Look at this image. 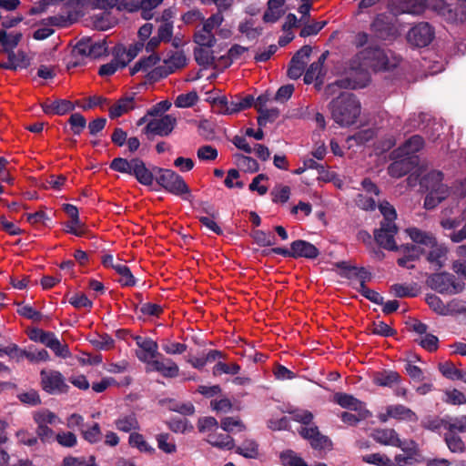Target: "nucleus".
<instances>
[{
	"instance_id": "f257e3e1",
	"label": "nucleus",
	"mask_w": 466,
	"mask_h": 466,
	"mask_svg": "<svg viewBox=\"0 0 466 466\" xmlns=\"http://www.w3.org/2000/svg\"><path fill=\"white\" fill-rule=\"evenodd\" d=\"M118 172L135 177L144 186L152 185L155 179L167 192L182 197L185 200H189L191 197L189 187L184 178L172 169L158 167L149 169L139 158L127 160L118 157Z\"/></svg>"
},
{
	"instance_id": "f03ea898",
	"label": "nucleus",
	"mask_w": 466,
	"mask_h": 466,
	"mask_svg": "<svg viewBox=\"0 0 466 466\" xmlns=\"http://www.w3.org/2000/svg\"><path fill=\"white\" fill-rule=\"evenodd\" d=\"M332 119L340 127L354 124L360 115V103L352 93L342 92L329 105Z\"/></svg>"
},
{
	"instance_id": "7ed1b4c3",
	"label": "nucleus",
	"mask_w": 466,
	"mask_h": 466,
	"mask_svg": "<svg viewBox=\"0 0 466 466\" xmlns=\"http://www.w3.org/2000/svg\"><path fill=\"white\" fill-rule=\"evenodd\" d=\"M358 56L366 66L375 71H390L397 67L400 57L391 50H385L379 46H370L361 50Z\"/></svg>"
},
{
	"instance_id": "20e7f679",
	"label": "nucleus",
	"mask_w": 466,
	"mask_h": 466,
	"mask_svg": "<svg viewBox=\"0 0 466 466\" xmlns=\"http://www.w3.org/2000/svg\"><path fill=\"white\" fill-rule=\"evenodd\" d=\"M427 285L436 292L444 295H455L463 291L465 284L453 274L443 271L431 274Z\"/></svg>"
},
{
	"instance_id": "39448f33",
	"label": "nucleus",
	"mask_w": 466,
	"mask_h": 466,
	"mask_svg": "<svg viewBox=\"0 0 466 466\" xmlns=\"http://www.w3.org/2000/svg\"><path fill=\"white\" fill-rule=\"evenodd\" d=\"M435 37L434 27L428 22L414 25L407 34V41L413 47H426Z\"/></svg>"
},
{
	"instance_id": "423d86ee",
	"label": "nucleus",
	"mask_w": 466,
	"mask_h": 466,
	"mask_svg": "<svg viewBox=\"0 0 466 466\" xmlns=\"http://www.w3.org/2000/svg\"><path fill=\"white\" fill-rule=\"evenodd\" d=\"M42 389L48 394L66 393L69 386L64 376L57 370H42L40 372Z\"/></svg>"
},
{
	"instance_id": "0eeeda50",
	"label": "nucleus",
	"mask_w": 466,
	"mask_h": 466,
	"mask_svg": "<svg viewBox=\"0 0 466 466\" xmlns=\"http://www.w3.org/2000/svg\"><path fill=\"white\" fill-rule=\"evenodd\" d=\"M299 434L305 440L309 441L310 447L317 451L332 450L331 440L320 433L319 427L312 425L310 427H301Z\"/></svg>"
},
{
	"instance_id": "6e6552de",
	"label": "nucleus",
	"mask_w": 466,
	"mask_h": 466,
	"mask_svg": "<svg viewBox=\"0 0 466 466\" xmlns=\"http://www.w3.org/2000/svg\"><path fill=\"white\" fill-rule=\"evenodd\" d=\"M370 31L374 36L380 40H393L398 34V30L390 19L383 15H378L370 24Z\"/></svg>"
},
{
	"instance_id": "1a4fd4ad",
	"label": "nucleus",
	"mask_w": 466,
	"mask_h": 466,
	"mask_svg": "<svg viewBox=\"0 0 466 466\" xmlns=\"http://www.w3.org/2000/svg\"><path fill=\"white\" fill-rule=\"evenodd\" d=\"M177 119L171 115H165L160 118L150 120L144 128V133L151 139L150 136L167 137L174 129Z\"/></svg>"
},
{
	"instance_id": "9d476101",
	"label": "nucleus",
	"mask_w": 466,
	"mask_h": 466,
	"mask_svg": "<svg viewBox=\"0 0 466 466\" xmlns=\"http://www.w3.org/2000/svg\"><path fill=\"white\" fill-rule=\"evenodd\" d=\"M134 340L138 347L136 351L137 359L148 366L150 361H154L161 354L158 352V345L151 338H144L141 336L134 337Z\"/></svg>"
},
{
	"instance_id": "9b49d317",
	"label": "nucleus",
	"mask_w": 466,
	"mask_h": 466,
	"mask_svg": "<svg viewBox=\"0 0 466 466\" xmlns=\"http://www.w3.org/2000/svg\"><path fill=\"white\" fill-rule=\"evenodd\" d=\"M311 52V46L306 45L303 46L294 54L289 62V66L287 72V75L290 79L296 80L301 76L305 69L307 60L310 56Z\"/></svg>"
},
{
	"instance_id": "f8f14e48",
	"label": "nucleus",
	"mask_w": 466,
	"mask_h": 466,
	"mask_svg": "<svg viewBox=\"0 0 466 466\" xmlns=\"http://www.w3.org/2000/svg\"><path fill=\"white\" fill-rule=\"evenodd\" d=\"M398 233L397 226L380 225V228L374 230V239L378 245L387 250L396 251L399 247L395 242V235Z\"/></svg>"
},
{
	"instance_id": "ddd939ff",
	"label": "nucleus",
	"mask_w": 466,
	"mask_h": 466,
	"mask_svg": "<svg viewBox=\"0 0 466 466\" xmlns=\"http://www.w3.org/2000/svg\"><path fill=\"white\" fill-rule=\"evenodd\" d=\"M146 371H157L165 378H176L178 376L179 368L171 359L160 354L154 361H150L148 366H146Z\"/></svg>"
},
{
	"instance_id": "4468645a",
	"label": "nucleus",
	"mask_w": 466,
	"mask_h": 466,
	"mask_svg": "<svg viewBox=\"0 0 466 466\" xmlns=\"http://www.w3.org/2000/svg\"><path fill=\"white\" fill-rule=\"evenodd\" d=\"M392 163L388 167V174L391 177L400 178L410 173L417 165L416 160L411 156H406L401 153V157L391 158Z\"/></svg>"
},
{
	"instance_id": "2eb2a0df",
	"label": "nucleus",
	"mask_w": 466,
	"mask_h": 466,
	"mask_svg": "<svg viewBox=\"0 0 466 466\" xmlns=\"http://www.w3.org/2000/svg\"><path fill=\"white\" fill-rule=\"evenodd\" d=\"M398 251L402 254V257L397 259V264L400 267L407 268L409 269H413L415 268V265L410 264V262L419 260L420 256L425 253L424 248L414 244L400 245Z\"/></svg>"
},
{
	"instance_id": "dca6fc26",
	"label": "nucleus",
	"mask_w": 466,
	"mask_h": 466,
	"mask_svg": "<svg viewBox=\"0 0 466 466\" xmlns=\"http://www.w3.org/2000/svg\"><path fill=\"white\" fill-rule=\"evenodd\" d=\"M444 175L441 171L431 170L424 175L420 180L421 187H424L427 192H441L443 191L449 194V187L443 181Z\"/></svg>"
},
{
	"instance_id": "f3484780",
	"label": "nucleus",
	"mask_w": 466,
	"mask_h": 466,
	"mask_svg": "<svg viewBox=\"0 0 466 466\" xmlns=\"http://www.w3.org/2000/svg\"><path fill=\"white\" fill-rule=\"evenodd\" d=\"M423 147V137L420 135H413L408 138L401 147L393 150L390 153V157L398 158L401 157V153L406 156H410L411 154L419 152Z\"/></svg>"
},
{
	"instance_id": "a211bd4d",
	"label": "nucleus",
	"mask_w": 466,
	"mask_h": 466,
	"mask_svg": "<svg viewBox=\"0 0 466 466\" xmlns=\"http://www.w3.org/2000/svg\"><path fill=\"white\" fill-rule=\"evenodd\" d=\"M7 54V62L0 63V68L15 71L18 68H27L30 66V60L26 54L19 50L17 53L15 51H5Z\"/></svg>"
},
{
	"instance_id": "6ab92c4d",
	"label": "nucleus",
	"mask_w": 466,
	"mask_h": 466,
	"mask_svg": "<svg viewBox=\"0 0 466 466\" xmlns=\"http://www.w3.org/2000/svg\"><path fill=\"white\" fill-rule=\"evenodd\" d=\"M292 249L296 259L299 258L315 259L319 255V250L315 245L303 239L294 240Z\"/></svg>"
},
{
	"instance_id": "aec40b11",
	"label": "nucleus",
	"mask_w": 466,
	"mask_h": 466,
	"mask_svg": "<svg viewBox=\"0 0 466 466\" xmlns=\"http://www.w3.org/2000/svg\"><path fill=\"white\" fill-rule=\"evenodd\" d=\"M431 250L427 253V261L439 270L445 265L447 259L448 248L444 244H440L437 240L436 243L429 247Z\"/></svg>"
},
{
	"instance_id": "412c9836",
	"label": "nucleus",
	"mask_w": 466,
	"mask_h": 466,
	"mask_svg": "<svg viewBox=\"0 0 466 466\" xmlns=\"http://www.w3.org/2000/svg\"><path fill=\"white\" fill-rule=\"evenodd\" d=\"M333 401L343 409L361 412L362 408H365V403L355 398L353 395L337 392L333 395Z\"/></svg>"
},
{
	"instance_id": "4be33fe9",
	"label": "nucleus",
	"mask_w": 466,
	"mask_h": 466,
	"mask_svg": "<svg viewBox=\"0 0 466 466\" xmlns=\"http://www.w3.org/2000/svg\"><path fill=\"white\" fill-rule=\"evenodd\" d=\"M373 440L384 446H392L395 447L399 445V434L394 429L384 428V429H375L371 434Z\"/></svg>"
},
{
	"instance_id": "5701e85b",
	"label": "nucleus",
	"mask_w": 466,
	"mask_h": 466,
	"mask_svg": "<svg viewBox=\"0 0 466 466\" xmlns=\"http://www.w3.org/2000/svg\"><path fill=\"white\" fill-rule=\"evenodd\" d=\"M145 44L143 42H137L130 45L127 50L126 47L118 44V68H124L127 65L133 60L138 53L143 49Z\"/></svg>"
},
{
	"instance_id": "b1692460",
	"label": "nucleus",
	"mask_w": 466,
	"mask_h": 466,
	"mask_svg": "<svg viewBox=\"0 0 466 466\" xmlns=\"http://www.w3.org/2000/svg\"><path fill=\"white\" fill-rule=\"evenodd\" d=\"M388 415L398 420L409 422H417L419 420L418 415L412 410L402 404L389 405Z\"/></svg>"
},
{
	"instance_id": "393cba45",
	"label": "nucleus",
	"mask_w": 466,
	"mask_h": 466,
	"mask_svg": "<svg viewBox=\"0 0 466 466\" xmlns=\"http://www.w3.org/2000/svg\"><path fill=\"white\" fill-rule=\"evenodd\" d=\"M225 354L218 350H210L201 357L188 355L187 361L195 369L201 370L206 364L214 362L218 359H225Z\"/></svg>"
},
{
	"instance_id": "a878e982",
	"label": "nucleus",
	"mask_w": 466,
	"mask_h": 466,
	"mask_svg": "<svg viewBox=\"0 0 466 466\" xmlns=\"http://www.w3.org/2000/svg\"><path fill=\"white\" fill-rule=\"evenodd\" d=\"M401 380L400 375L390 370H384L374 375L373 382L377 386L393 388L395 384H399Z\"/></svg>"
},
{
	"instance_id": "bb28decb",
	"label": "nucleus",
	"mask_w": 466,
	"mask_h": 466,
	"mask_svg": "<svg viewBox=\"0 0 466 466\" xmlns=\"http://www.w3.org/2000/svg\"><path fill=\"white\" fill-rule=\"evenodd\" d=\"M408 234L410 239L417 244L430 247L436 243V238L432 233L422 231L417 228H409Z\"/></svg>"
},
{
	"instance_id": "cd10ccee",
	"label": "nucleus",
	"mask_w": 466,
	"mask_h": 466,
	"mask_svg": "<svg viewBox=\"0 0 466 466\" xmlns=\"http://www.w3.org/2000/svg\"><path fill=\"white\" fill-rule=\"evenodd\" d=\"M21 33L7 34L5 30H0V46L1 52L14 51L22 39Z\"/></svg>"
},
{
	"instance_id": "c85d7f7f",
	"label": "nucleus",
	"mask_w": 466,
	"mask_h": 466,
	"mask_svg": "<svg viewBox=\"0 0 466 466\" xmlns=\"http://www.w3.org/2000/svg\"><path fill=\"white\" fill-rule=\"evenodd\" d=\"M27 359L31 362H38V361H46L49 359V354L47 350L42 349V350H36L33 349V347H29L28 350L22 349L21 351H19V357L18 361Z\"/></svg>"
},
{
	"instance_id": "c756f323",
	"label": "nucleus",
	"mask_w": 466,
	"mask_h": 466,
	"mask_svg": "<svg viewBox=\"0 0 466 466\" xmlns=\"http://www.w3.org/2000/svg\"><path fill=\"white\" fill-rule=\"evenodd\" d=\"M441 373L447 379L452 380H462L466 383V377L464 371L457 369L454 364L451 361H446L439 365Z\"/></svg>"
},
{
	"instance_id": "7c9ffc66",
	"label": "nucleus",
	"mask_w": 466,
	"mask_h": 466,
	"mask_svg": "<svg viewBox=\"0 0 466 466\" xmlns=\"http://www.w3.org/2000/svg\"><path fill=\"white\" fill-rule=\"evenodd\" d=\"M236 452L248 459H257L258 457V444L254 440H245L236 448Z\"/></svg>"
},
{
	"instance_id": "2f4dec72",
	"label": "nucleus",
	"mask_w": 466,
	"mask_h": 466,
	"mask_svg": "<svg viewBox=\"0 0 466 466\" xmlns=\"http://www.w3.org/2000/svg\"><path fill=\"white\" fill-rule=\"evenodd\" d=\"M212 50L205 46H198L194 49V57L198 66L208 67L214 64L215 56Z\"/></svg>"
},
{
	"instance_id": "473e14b6",
	"label": "nucleus",
	"mask_w": 466,
	"mask_h": 466,
	"mask_svg": "<svg viewBox=\"0 0 466 466\" xmlns=\"http://www.w3.org/2000/svg\"><path fill=\"white\" fill-rule=\"evenodd\" d=\"M255 21L253 19H246L238 25V31L245 35L248 40L257 39L263 32L260 26H254Z\"/></svg>"
},
{
	"instance_id": "72a5a7b5",
	"label": "nucleus",
	"mask_w": 466,
	"mask_h": 466,
	"mask_svg": "<svg viewBox=\"0 0 466 466\" xmlns=\"http://www.w3.org/2000/svg\"><path fill=\"white\" fill-rule=\"evenodd\" d=\"M279 460L283 466H309L307 462L292 450L280 452Z\"/></svg>"
},
{
	"instance_id": "f704fd0d",
	"label": "nucleus",
	"mask_w": 466,
	"mask_h": 466,
	"mask_svg": "<svg viewBox=\"0 0 466 466\" xmlns=\"http://www.w3.org/2000/svg\"><path fill=\"white\" fill-rule=\"evenodd\" d=\"M164 63L169 72L174 73L177 69L182 68L187 64V57L183 51L174 52L169 57L164 59Z\"/></svg>"
},
{
	"instance_id": "c9c22d12",
	"label": "nucleus",
	"mask_w": 466,
	"mask_h": 466,
	"mask_svg": "<svg viewBox=\"0 0 466 466\" xmlns=\"http://www.w3.org/2000/svg\"><path fill=\"white\" fill-rule=\"evenodd\" d=\"M379 209L383 216L380 225L389 224L390 226H396L397 212L391 204L388 201H383L380 204Z\"/></svg>"
},
{
	"instance_id": "e433bc0d",
	"label": "nucleus",
	"mask_w": 466,
	"mask_h": 466,
	"mask_svg": "<svg viewBox=\"0 0 466 466\" xmlns=\"http://www.w3.org/2000/svg\"><path fill=\"white\" fill-rule=\"evenodd\" d=\"M137 279L134 277L131 269L126 264H118V284L122 287H134Z\"/></svg>"
},
{
	"instance_id": "4c0bfd02",
	"label": "nucleus",
	"mask_w": 466,
	"mask_h": 466,
	"mask_svg": "<svg viewBox=\"0 0 466 466\" xmlns=\"http://www.w3.org/2000/svg\"><path fill=\"white\" fill-rule=\"evenodd\" d=\"M92 43V37L81 38L72 49L73 58H76L77 56H81L82 58L89 57Z\"/></svg>"
},
{
	"instance_id": "58836bf2",
	"label": "nucleus",
	"mask_w": 466,
	"mask_h": 466,
	"mask_svg": "<svg viewBox=\"0 0 466 466\" xmlns=\"http://www.w3.org/2000/svg\"><path fill=\"white\" fill-rule=\"evenodd\" d=\"M28 338L35 342H40L46 347H48L49 343L53 339V338L56 336L54 332L51 331H45L38 328H33L28 330L27 332Z\"/></svg>"
},
{
	"instance_id": "ea45409f",
	"label": "nucleus",
	"mask_w": 466,
	"mask_h": 466,
	"mask_svg": "<svg viewBox=\"0 0 466 466\" xmlns=\"http://www.w3.org/2000/svg\"><path fill=\"white\" fill-rule=\"evenodd\" d=\"M128 443L132 448H137L141 452L153 453L155 449L152 448L144 439L143 435L138 432H131L128 438Z\"/></svg>"
},
{
	"instance_id": "a19ab883",
	"label": "nucleus",
	"mask_w": 466,
	"mask_h": 466,
	"mask_svg": "<svg viewBox=\"0 0 466 466\" xmlns=\"http://www.w3.org/2000/svg\"><path fill=\"white\" fill-rule=\"evenodd\" d=\"M194 42L198 45V46H205L207 48H211L215 46L217 39L212 32L204 31V27L194 35Z\"/></svg>"
},
{
	"instance_id": "79ce46f5",
	"label": "nucleus",
	"mask_w": 466,
	"mask_h": 466,
	"mask_svg": "<svg viewBox=\"0 0 466 466\" xmlns=\"http://www.w3.org/2000/svg\"><path fill=\"white\" fill-rule=\"evenodd\" d=\"M444 441L451 452H463L465 445L461 438L456 432L447 431L444 434Z\"/></svg>"
},
{
	"instance_id": "37998d69",
	"label": "nucleus",
	"mask_w": 466,
	"mask_h": 466,
	"mask_svg": "<svg viewBox=\"0 0 466 466\" xmlns=\"http://www.w3.org/2000/svg\"><path fill=\"white\" fill-rule=\"evenodd\" d=\"M89 341L95 348L103 350L113 349L115 345L114 339L106 333L96 334Z\"/></svg>"
},
{
	"instance_id": "c03bdc74",
	"label": "nucleus",
	"mask_w": 466,
	"mask_h": 466,
	"mask_svg": "<svg viewBox=\"0 0 466 466\" xmlns=\"http://www.w3.org/2000/svg\"><path fill=\"white\" fill-rule=\"evenodd\" d=\"M251 238L259 247H269L276 244V238L270 232H265L259 229L253 230L251 232Z\"/></svg>"
},
{
	"instance_id": "a18cd8bd",
	"label": "nucleus",
	"mask_w": 466,
	"mask_h": 466,
	"mask_svg": "<svg viewBox=\"0 0 466 466\" xmlns=\"http://www.w3.org/2000/svg\"><path fill=\"white\" fill-rule=\"evenodd\" d=\"M370 416V412L366 408H362L361 412H358V415L343 411L339 417L344 423L350 426H356L360 420H366Z\"/></svg>"
},
{
	"instance_id": "49530a36",
	"label": "nucleus",
	"mask_w": 466,
	"mask_h": 466,
	"mask_svg": "<svg viewBox=\"0 0 466 466\" xmlns=\"http://www.w3.org/2000/svg\"><path fill=\"white\" fill-rule=\"evenodd\" d=\"M445 429L451 432H466V415L460 417H446Z\"/></svg>"
},
{
	"instance_id": "de8ad7c7",
	"label": "nucleus",
	"mask_w": 466,
	"mask_h": 466,
	"mask_svg": "<svg viewBox=\"0 0 466 466\" xmlns=\"http://www.w3.org/2000/svg\"><path fill=\"white\" fill-rule=\"evenodd\" d=\"M362 461L368 464L376 466H394L391 459L379 452L364 455Z\"/></svg>"
},
{
	"instance_id": "09e8293b",
	"label": "nucleus",
	"mask_w": 466,
	"mask_h": 466,
	"mask_svg": "<svg viewBox=\"0 0 466 466\" xmlns=\"http://www.w3.org/2000/svg\"><path fill=\"white\" fill-rule=\"evenodd\" d=\"M34 421L36 425H54L56 423L58 417L54 412L45 410L42 411H36L33 416Z\"/></svg>"
},
{
	"instance_id": "8fccbe9b",
	"label": "nucleus",
	"mask_w": 466,
	"mask_h": 466,
	"mask_svg": "<svg viewBox=\"0 0 466 466\" xmlns=\"http://www.w3.org/2000/svg\"><path fill=\"white\" fill-rule=\"evenodd\" d=\"M163 0H138V10H141V16L145 20L153 17L152 10L162 4Z\"/></svg>"
},
{
	"instance_id": "3c124183",
	"label": "nucleus",
	"mask_w": 466,
	"mask_h": 466,
	"mask_svg": "<svg viewBox=\"0 0 466 466\" xmlns=\"http://www.w3.org/2000/svg\"><path fill=\"white\" fill-rule=\"evenodd\" d=\"M198 101V96L196 91L187 94H180L175 100V106L179 108H187L193 106Z\"/></svg>"
},
{
	"instance_id": "603ef678",
	"label": "nucleus",
	"mask_w": 466,
	"mask_h": 466,
	"mask_svg": "<svg viewBox=\"0 0 466 466\" xmlns=\"http://www.w3.org/2000/svg\"><path fill=\"white\" fill-rule=\"evenodd\" d=\"M426 302L429 307L436 313L446 316L449 314V309L441 300L440 297L435 294H428L426 297Z\"/></svg>"
},
{
	"instance_id": "864d4df0",
	"label": "nucleus",
	"mask_w": 466,
	"mask_h": 466,
	"mask_svg": "<svg viewBox=\"0 0 466 466\" xmlns=\"http://www.w3.org/2000/svg\"><path fill=\"white\" fill-rule=\"evenodd\" d=\"M248 50V47L235 44L228 49L227 56L220 57V60L225 62V66H229L234 60L238 59Z\"/></svg>"
},
{
	"instance_id": "5fc2aeb1",
	"label": "nucleus",
	"mask_w": 466,
	"mask_h": 466,
	"mask_svg": "<svg viewBox=\"0 0 466 466\" xmlns=\"http://www.w3.org/2000/svg\"><path fill=\"white\" fill-rule=\"evenodd\" d=\"M449 197V194H446L443 191L441 192H428L425 199H424V208L426 209H433L435 208L441 202L445 200Z\"/></svg>"
},
{
	"instance_id": "6e6d98bb",
	"label": "nucleus",
	"mask_w": 466,
	"mask_h": 466,
	"mask_svg": "<svg viewBox=\"0 0 466 466\" xmlns=\"http://www.w3.org/2000/svg\"><path fill=\"white\" fill-rule=\"evenodd\" d=\"M240 366L237 363L227 364L218 361L214 367L212 373L214 376H219L221 374H231L236 375L239 372Z\"/></svg>"
},
{
	"instance_id": "4d7b16f0",
	"label": "nucleus",
	"mask_w": 466,
	"mask_h": 466,
	"mask_svg": "<svg viewBox=\"0 0 466 466\" xmlns=\"http://www.w3.org/2000/svg\"><path fill=\"white\" fill-rule=\"evenodd\" d=\"M234 158L238 166L245 168L247 171L249 172H257L259 168L258 163L256 159L244 156L242 154H235Z\"/></svg>"
},
{
	"instance_id": "13d9d810",
	"label": "nucleus",
	"mask_w": 466,
	"mask_h": 466,
	"mask_svg": "<svg viewBox=\"0 0 466 466\" xmlns=\"http://www.w3.org/2000/svg\"><path fill=\"white\" fill-rule=\"evenodd\" d=\"M56 441L65 448H73L77 444L76 435L71 431H59L56 434Z\"/></svg>"
},
{
	"instance_id": "bf43d9fd",
	"label": "nucleus",
	"mask_w": 466,
	"mask_h": 466,
	"mask_svg": "<svg viewBox=\"0 0 466 466\" xmlns=\"http://www.w3.org/2000/svg\"><path fill=\"white\" fill-rule=\"evenodd\" d=\"M133 430H139V423L134 413L118 419V431L130 432Z\"/></svg>"
},
{
	"instance_id": "052dcab7",
	"label": "nucleus",
	"mask_w": 466,
	"mask_h": 466,
	"mask_svg": "<svg viewBox=\"0 0 466 466\" xmlns=\"http://www.w3.org/2000/svg\"><path fill=\"white\" fill-rule=\"evenodd\" d=\"M291 414V418L294 421L299 422L304 427H308L312 424L314 416L311 411L307 410H294L289 412Z\"/></svg>"
},
{
	"instance_id": "680f3d73",
	"label": "nucleus",
	"mask_w": 466,
	"mask_h": 466,
	"mask_svg": "<svg viewBox=\"0 0 466 466\" xmlns=\"http://www.w3.org/2000/svg\"><path fill=\"white\" fill-rule=\"evenodd\" d=\"M371 333L381 337H392L396 334V330L390 328L384 321H374L371 325Z\"/></svg>"
},
{
	"instance_id": "e2e57ef3",
	"label": "nucleus",
	"mask_w": 466,
	"mask_h": 466,
	"mask_svg": "<svg viewBox=\"0 0 466 466\" xmlns=\"http://www.w3.org/2000/svg\"><path fill=\"white\" fill-rule=\"evenodd\" d=\"M68 123L75 135H80L84 128L86 127V120L80 113H74L70 116Z\"/></svg>"
},
{
	"instance_id": "0e129e2a",
	"label": "nucleus",
	"mask_w": 466,
	"mask_h": 466,
	"mask_svg": "<svg viewBox=\"0 0 466 466\" xmlns=\"http://www.w3.org/2000/svg\"><path fill=\"white\" fill-rule=\"evenodd\" d=\"M168 409L172 411L180 413L185 416H190L195 413V407L190 401L185 403H178L176 402L175 400H169Z\"/></svg>"
},
{
	"instance_id": "69168bd1",
	"label": "nucleus",
	"mask_w": 466,
	"mask_h": 466,
	"mask_svg": "<svg viewBox=\"0 0 466 466\" xmlns=\"http://www.w3.org/2000/svg\"><path fill=\"white\" fill-rule=\"evenodd\" d=\"M420 424L422 428L434 431L439 430L441 426L445 428L446 418L440 419L437 416H427L422 419Z\"/></svg>"
},
{
	"instance_id": "338daca9",
	"label": "nucleus",
	"mask_w": 466,
	"mask_h": 466,
	"mask_svg": "<svg viewBox=\"0 0 466 466\" xmlns=\"http://www.w3.org/2000/svg\"><path fill=\"white\" fill-rule=\"evenodd\" d=\"M84 439L89 443H96L102 438V433L98 423H94L90 428L81 429Z\"/></svg>"
},
{
	"instance_id": "774afa93",
	"label": "nucleus",
	"mask_w": 466,
	"mask_h": 466,
	"mask_svg": "<svg viewBox=\"0 0 466 466\" xmlns=\"http://www.w3.org/2000/svg\"><path fill=\"white\" fill-rule=\"evenodd\" d=\"M66 466H96V459L94 456H89L87 459L85 457H65Z\"/></svg>"
}]
</instances>
